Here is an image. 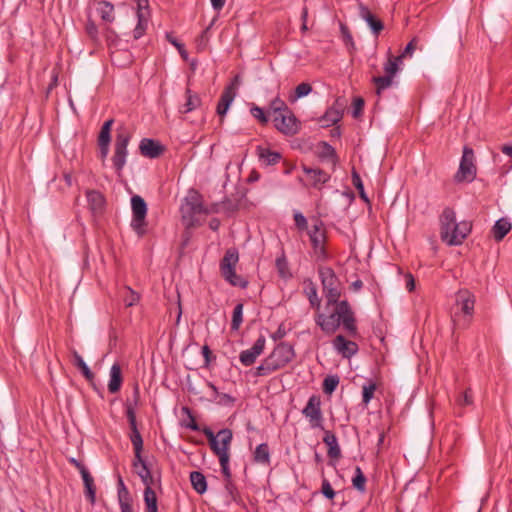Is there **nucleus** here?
<instances>
[{
    "label": "nucleus",
    "instance_id": "1",
    "mask_svg": "<svg viewBox=\"0 0 512 512\" xmlns=\"http://www.w3.org/2000/svg\"><path fill=\"white\" fill-rule=\"evenodd\" d=\"M333 307L329 314L316 312L314 320L321 331L328 336L333 335L342 326L350 337L358 336L357 319L354 310L347 300L338 299L330 303Z\"/></svg>",
    "mask_w": 512,
    "mask_h": 512
},
{
    "label": "nucleus",
    "instance_id": "2",
    "mask_svg": "<svg viewBox=\"0 0 512 512\" xmlns=\"http://www.w3.org/2000/svg\"><path fill=\"white\" fill-rule=\"evenodd\" d=\"M440 238L449 246L461 245L472 230L469 221H456V213L453 208L446 207L440 217Z\"/></svg>",
    "mask_w": 512,
    "mask_h": 512
},
{
    "label": "nucleus",
    "instance_id": "3",
    "mask_svg": "<svg viewBox=\"0 0 512 512\" xmlns=\"http://www.w3.org/2000/svg\"><path fill=\"white\" fill-rule=\"evenodd\" d=\"M206 436L210 449L218 457L220 467L229 466L230 447L233 440V432L229 428H223L214 434L211 428L205 426L202 428Z\"/></svg>",
    "mask_w": 512,
    "mask_h": 512
},
{
    "label": "nucleus",
    "instance_id": "4",
    "mask_svg": "<svg viewBox=\"0 0 512 512\" xmlns=\"http://www.w3.org/2000/svg\"><path fill=\"white\" fill-rule=\"evenodd\" d=\"M139 402L140 389L136 383L133 388L132 399H127L124 403L125 413L130 427L129 439L133 446L136 462H141V455L143 451V438L140 431L138 430L136 419V407L138 406Z\"/></svg>",
    "mask_w": 512,
    "mask_h": 512
},
{
    "label": "nucleus",
    "instance_id": "5",
    "mask_svg": "<svg viewBox=\"0 0 512 512\" xmlns=\"http://www.w3.org/2000/svg\"><path fill=\"white\" fill-rule=\"evenodd\" d=\"M239 261V253L236 248L226 250L220 261V272L222 277L232 286L246 288L248 282L236 274V265Z\"/></svg>",
    "mask_w": 512,
    "mask_h": 512
},
{
    "label": "nucleus",
    "instance_id": "6",
    "mask_svg": "<svg viewBox=\"0 0 512 512\" xmlns=\"http://www.w3.org/2000/svg\"><path fill=\"white\" fill-rule=\"evenodd\" d=\"M455 302L458 311L454 313L453 321L457 325L468 327L474 313L475 296L469 290L462 289L456 293Z\"/></svg>",
    "mask_w": 512,
    "mask_h": 512
},
{
    "label": "nucleus",
    "instance_id": "7",
    "mask_svg": "<svg viewBox=\"0 0 512 512\" xmlns=\"http://www.w3.org/2000/svg\"><path fill=\"white\" fill-rule=\"evenodd\" d=\"M318 273L321 280L323 293L326 298V308H329L330 303H336V301L341 297L339 279L331 267L320 266L318 268Z\"/></svg>",
    "mask_w": 512,
    "mask_h": 512
},
{
    "label": "nucleus",
    "instance_id": "8",
    "mask_svg": "<svg viewBox=\"0 0 512 512\" xmlns=\"http://www.w3.org/2000/svg\"><path fill=\"white\" fill-rule=\"evenodd\" d=\"M131 208V228L139 237H143L147 233L148 226L146 221L148 211L147 204L140 195H133L131 197Z\"/></svg>",
    "mask_w": 512,
    "mask_h": 512
},
{
    "label": "nucleus",
    "instance_id": "9",
    "mask_svg": "<svg viewBox=\"0 0 512 512\" xmlns=\"http://www.w3.org/2000/svg\"><path fill=\"white\" fill-rule=\"evenodd\" d=\"M130 139L131 135L126 129H120L117 131L112 163L116 173L119 176H121L122 170L126 164V157L128 153L127 146L130 142Z\"/></svg>",
    "mask_w": 512,
    "mask_h": 512
},
{
    "label": "nucleus",
    "instance_id": "10",
    "mask_svg": "<svg viewBox=\"0 0 512 512\" xmlns=\"http://www.w3.org/2000/svg\"><path fill=\"white\" fill-rule=\"evenodd\" d=\"M477 168L474 164V151L468 146H464L459 169L454 176L457 183L472 182L476 178Z\"/></svg>",
    "mask_w": 512,
    "mask_h": 512
},
{
    "label": "nucleus",
    "instance_id": "11",
    "mask_svg": "<svg viewBox=\"0 0 512 512\" xmlns=\"http://www.w3.org/2000/svg\"><path fill=\"white\" fill-rule=\"evenodd\" d=\"M302 414L308 419L311 428L324 430V417L321 410V398L312 395L302 410Z\"/></svg>",
    "mask_w": 512,
    "mask_h": 512
},
{
    "label": "nucleus",
    "instance_id": "12",
    "mask_svg": "<svg viewBox=\"0 0 512 512\" xmlns=\"http://www.w3.org/2000/svg\"><path fill=\"white\" fill-rule=\"evenodd\" d=\"M274 127L286 136H294L300 130V122L290 109L288 113H280L273 117Z\"/></svg>",
    "mask_w": 512,
    "mask_h": 512
},
{
    "label": "nucleus",
    "instance_id": "13",
    "mask_svg": "<svg viewBox=\"0 0 512 512\" xmlns=\"http://www.w3.org/2000/svg\"><path fill=\"white\" fill-rule=\"evenodd\" d=\"M268 357L273 360L280 369L287 366L295 357V351L291 344L280 342L277 344Z\"/></svg>",
    "mask_w": 512,
    "mask_h": 512
},
{
    "label": "nucleus",
    "instance_id": "14",
    "mask_svg": "<svg viewBox=\"0 0 512 512\" xmlns=\"http://www.w3.org/2000/svg\"><path fill=\"white\" fill-rule=\"evenodd\" d=\"M186 208H182L183 218L187 216L193 218L197 214H203L205 205L203 204L202 195L194 189L189 191L188 196L185 198Z\"/></svg>",
    "mask_w": 512,
    "mask_h": 512
},
{
    "label": "nucleus",
    "instance_id": "15",
    "mask_svg": "<svg viewBox=\"0 0 512 512\" xmlns=\"http://www.w3.org/2000/svg\"><path fill=\"white\" fill-rule=\"evenodd\" d=\"M265 344V336L260 335L250 349L244 350L240 353L239 360L241 364L246 367L253 365L258 356H260L263 353L265 349Z\"/></svg>",
    "mask_w": 512,
    "mask_h": 512
},
{
    "label": "nucleus",
    "instance_id": "16",
    "mask_svg": "<svg viewBox=\"0 0 512 512\" xmlns=\"http://www.w3.org/2000/svg\"><path fill=\"white\" fill-rule=\"evenodd\" d=\"M301 168L308 177L309 185L317 190H321L331 179V175L320 168H312L305 164H302Z\"/></svg>",
    "mask_w": 512,
    "mask_h": 512
},
{
    "label": "nucleus",
    "instance_id": "17",
    "mask_svg": "<svg viewBox=\"0 0 512 512\" xmlns=\"http://www.w3.org/2000/svg\"><path fill=\"white\" fill-rule=\"evenodd\" d=\"M323 223L320 221L319 224L313 226V228L309 231V237L312 244V247L318 257L325 259L327 257V253L324 247V242L326 239L325 232L321 230V226Z\"/></svg>",
    "mask_w": 512,
    "mask_h": 512
},
{
    "label": "nucleus",
    "instance_id": "18",
    "mask_svg": "<svg viewBox=\"0 0 512 512\" xmlns=\"http://www.w3.org/2000/svg\"><path fill=\"white\" fill-rule=\"evenodd\" d=\"M334 349L344 358H351L357 354L359 347L354 341L347 340L345 336L339 334L332 341Z\"/></svg>",
    "mask_w": 512,
    "mask_h": 512
},
{
    "label": "nucleus",
    "instance_id": "19",
    "mask_svg": "<svg viewBox=\"0 0 512 512\" xmlns=\"http://www.w3.org/2000/svg\"><path fill=\"white\" fill-rule=\"evenodd\" d=\"M139 150L142 156L148 157L151 159L158 158L165 151V146H163L159 141L143 138L139 144Z\"/></svg>",
    "mask_w": 512,
    "mask_h": 512
},
{
    "label": "nucleus",
    "instance_id": "20",
    "mask_svg": "<svg viewBox=\"0 0 512 512\" xmlns=\"http://www.w3.org/2000/svg\"><path fill=\"white\" fill-rule=\"evenodd\" d=\"M236 97V86L232 82L228 86H226L221 93L220 99L218 101L217 107H216V113L223 118L229 107L231 106L232 102L234 101Z\"/></svg>",
    "mask_w": 512,
    "mask_h": 512
},
{
    "label": "nucleus",
    "instance_id": "21",
    "mask_svg": "<svg viewBox=\"0 0 512 512\" xmlns=\"http://www.w3.org/2000/svg\"><path fill=\"white\" fill-rule=\"evenodd\" d=\"M324 432L323 442L328 447L327 455L331 459H339L341 457V449L338 445L337 437L331 430H322Z\"/></svg>",
    "mask_w": 512,
    "mask_h": 512
},
{
    "label": "nucleus",
    "instance_id": "22",
    "mask_svg": "<svg viewBox=\"0 0 512 512\" xmlns=\"http://www.w3.org/2000/svg\"><path fill=\"white\" fill-rule=\"evenodd\" d=\"M87 202L93 214H101L105 208V197L97 190H88L86 192Z\"/></svg>",
    "mask_w": 512,
    "mask_h": 512
},
{
    "label": "nucleus",
    "instance_id": "23",
    "mask_svg": "<svg viewBox=\"0 0 512 512\" xmlns=\"http://www.w3.org/2000/svg\"><path fill=\"white\" fill-rule=\"evenodd\" d=\"M303 293L307 297L310 306L320 312L321 299L318 297L317 286L310 278L304 279Z\"/></svg>",
    "mask_w": 512,
    "mask_h": 512
},
{
    "label": "nucleus",
    "instance_id": "24",
    "mask_svg": "<svg viewBox=\"0 0 512 512\" xmlns=\"http://www.w3.org/2000/svg\"><path fill=\"white\" fill-rule=\"evenodd\" d=\"M185 98V103L181 105L178 109L179 113L181 114H187L189 112H192L198 107H200L202 104L200 96L197 93L193 92L190 88H186Z\"/></svg>",
    "mask_w": 512,
    "mask_h": 512
},
{
    "label": "nucleus",
    "instance_id": "25",
    "mask_svg": "<svg viewBox=\"0 0 512 512\" xmlns=\"http://www.w3.org/2000/svg\"><path fill=\"white\" fill-rule=\"evenodd\" d=\"M360 16L367 22L375 35H378L384 29L383 22L373 15L368 7L360 6Z\"/></svg>",
    "mask_w": 512,
    "mask_h": 512
},
{
    "label": "nucleus",
    "instance_id": "26",
    "mask_svg": "<svg viewBox=\"0 0 512 512\" xmlns=\"http://www.w3.org/2000/svg\"><path fill=\"white\" fill-rule=\"evenodd\" d=\"M123 376L122 369L119 363H114L110 369V380L108 383V391L111 394L117 393L122 386Z\"/></svg>",
    "mask_w": 512,
    "mask_h": 512
},
{
    "label": "nucleus",
    "instance_id": "27",
    "mask_svg": "<svg viewBox=\"0 0 512 512\" xmlns=\"http://www.w3.org/2000/svg\"><path fill=\"white\" fill-rule=\"evenodd\" d=\"M73 356V365L77 367L82 375L85 377V379L96 389V386L94 384L95 375L90 370V368L87 366L85 361L83 360L82 356L76 351H72Z\"/></svg>",
    "mask_w": 512,
    "mask_h": 512
},
{
    "label": "nucleus",
    "instance_id": "28",
    "mask_svg": "<svg viewBox=\"0 0 512 512\" xmlns=\"http://www.w3.org/2000/svg\"><path fill=\"white\" fill-rule=\"evenodd\" d=\"M259 160L267 166L275 165L282 159V155L277 151L262 146L257 147Z\"/></svg>",
    "mask_w": 512,
    "mask_h": 512
},
{
    "label": "nucleus",
    "instance_id": "29",
    "mask_svg": "<svg viewBox=\"0 0 512 512\" xmlns=\"http://www.w3.org/2000/svg\"><path fill=\"white\" fill-rule=\"evenodd\" d=\"M511 223L507 218H501L495 222L491 229L492 236L496 242H500L511 230Z\"/></svg>",
    "mask_w": 512,
    "mask_h": 512
},
{
    "label": "nucleus",
    "instance_id": "30",
    "mask_svg": "<svg viewBox=\"0 0 512 512\" xmlns=\"http://www.w3.org/2000/svg\"><path fill=\"white\" fill-rule=\"evenodd\" d=\"M81 476L84 482L85 497L93 505L96 501V486L94 484V479L89 471L83 472Z\"/></svg>",
    "mask_w": 512,
    "mask_h": 512
},
{
    "label": "nucleus",
    "instance_id": "31",
    "mask_svg": "<svg viewBox=\"0 0 512 512\" xmlns=\"http://www.w3.org/2000/svg\"><path fill=\"white\" fill-rule=\"evenodd\" d=\"M278 370H280L278 365L267 356L261 362V364L258 367H256L253 374L255 377H265V376H268Z\"/></svg>",
    "mask_w": 512,
    "mask_h": 512
},
{
    "label": "nucleus",
    "instance_id": "32",
    "mask_svg": "<svg viewBox=\"0 0 512 512\" xmlns=\"http://www.w3.org/2000/svg\"><path fill=\"white\" fill-rule=\"evenodd\" d=\"M253 461L262 465H270V448L267 443L259 444L253 452Z\"/></svg>",
    "mask_w": 512,
    "mask_h": 512
},
{
    "label": "nucleus",
    "instance_id": "33",
    "mask_svg": "<svg viewBox=\"0 0 512 512\" xmlns=\"http://www.w3.org/2000/svg\"><path fill=\"white\" fill-rule=\"evenodd\" d=\"M319 146H320V151L318 153L319 159L322 161H324V160L330 161L333 165H336L338 162V157H337L335 148L325 141L320 142Z\"/></svg>",
    "mask_w": 512,
    "mask_h": 512
},
{
    "label": "nucleus",
    "instance_id": "34",
    "mask_svg": "<svg viewBox=\"0 0 512 512\" xmlns=\"http://www.w3.org/2000/svg\"><path fill=\"white\" fill-rule=\"evenodd\" d=\"M190 482L193 489L200 495L207 491V481L204 474L200 471H192L190 473Z\"/></svg>",
    "mask_w": 512,
    "mask_h": 512
},
{
    "label": "nucleus",
    "instance_id": "35",
    "mask_svg": "<svg viewBox=\"0 0 512 512\" xmlns=\"http://www.w3.org/2000/svg\"><path fill=\"white\" fill-rule=\"evenodd\" d=\"M402 62L401 56H393L390 52L388 53L387 61L384 64L385 75L394 78L399 71V64Z\"/></svg>",
    "mask_w": 512,
    "mask_h": 512
},
{
    "label": "nucleus",
    "instance_id": "36",
    "mask_svg": "<svg viewBox=\"0 0 512 512\" xmlns=\"http://www.w3.org/2000/svg\"><path fill=\"white\" fill-rule=\"evenodd\" d=\"M97 11L101 17V19L105 22H113L114 21V6L108 1H100L98 2Z\"/></svg>",
    "mask_w": 512,
    "mask_h": 512
},
{
    "label": "nucleus",
    "instance_id": "37",
    "mask_svg": "<svg viewBox=\"0 0 512 512\" xmlns=\"http://www.w3.org/2000/svg\"><path fill=\"white\" fill-rule=\"evenodd\" d=\"M290 108L286 104L284 100H282L279 96L272 99L269 103L268 113L272 114L273 117L280 113H288Z\"/></svg>",
    "mask_w": 512,
    "mask_h": 512
},
{
    "label": "nucleus",
    "instance_id": "38",
    "mask_svg": "<svg viewBox=\"0 0 512 512\" xmlns=\"http://www.w3.org/2000/svg\"><path fill=\"white\" fill-rule=\"evenodd\" d=\"M146 512H158L157 496L152 488L144 489Z\"/></svg>",
    "mask_w": 512,
    "mask_h": 512
},
{
    "label": "nucleus",
    "instance_id": "39",
    "mask_svg": "<svg viewBox=\"0 0 512 512\" xmlns=\"http://www.w3.org/2000/svg\"><path fill=\"white\" fill-rule=\"evenodd\" d=\"M366 476L364 475L363 471L359 466H356L355 468V475L352 478V485L353 487L358 490L361 493H364L366 491Z\"/></svg>",
    "mask_w": 512,
    "mask_h": 512
},
{
    "label": "nucleus",
    "instance_id": "40",
    "mask_svg": "<svg viewBox=\"0 0 512 512\" xmlns=\"http://www.w3.org/2000/svg\"><path fill=\"white\" fill-rule=\"evenodd\" d=\"M372 83L376 87V94L378 96L381 95L382 91L386 88L390 87L393 83V78L383 75V76H373L372 77Z\"/></svg>",
    "mask_w": 512,
    "mask_h": 512
},
{
    "label": "nucleus",
    "instance_id": "41",
    "mask_svg": "<svg viewBox=\"0 0 512 512\" xmlns=\"http://www.w3.org/2000/svg\"><path fill=\"white\" fill-rule=\"evenodd\" d=\"M342 118V113L334 108H329L325 112V114L321 117L320 121L325 124V126L334 125L339 122Z\"/></svg>",
    "mask_w": 512,
    "mask_h": 512
},
{
    "label": "nucleus",
    "instance_id": "42",
    "mask_svg": "<svg viewBox=\"0 0 512 512\" xmlns=\"http://www.w3.org/2000/svg\"><path fill=\"white\" fill-rule=\"evenodd\" d=\"M181 411L183 414H186L188 417V421H183L181 423V425L183 427L188 428L192 431H202V429L200 428V426L198 425V423L195 420V416L193 415L192 410L189 407L183 406L181 408Z\"/></svg>",
    "mask_w": 512,
    "mask_h": 512
},
{
    "label": "nucleus",
    "instance_id": "43",
    "mask_svg": "<svg viewBox=\"0 0 512 512\" xmlns=\"http://www.w3.org/2000/svg\"><path fill=\"white\" fill-rule=\"evenodd\" d=\"M137 19H138L137 25H136L135 29L133 30V38L136 40L141 38L145 34L146 29L148 27L149 16L143 15L140 13L137 16Z\"/></svg>",
    "mask_w": 512,
    "mask_h": 512
},
{
    "label": "nucleus",
    "instance_id": "44",
    "mask_svg": "<svg viewBox=\"0 0 512 512\" xmlns=\"http://www.w3.org/2000/svg\"><path fill=\"white\" fill-rule=\"evenodd\" d=\"M275 264L278 274L282 279H289L292 277V273L290 272L287 259L284 255L278 257L275 261Z\"/></svg>",
    "mask_w": 512,
    "mask_h": 512
},
{
    "label": "nucleus",
    "instance_id": "45",
    "mask_svg": "<svg viewBox=\"0 0 512 512\" xmlns=\"http://www.w3.org/2000/svg\"><path fill=\"white\" fill-rule=\"evenodd\" d=\"M351 176H352V184L358 191L360 198L368 203L369 198L367 197V195L365 193L362 179L355 168L352 169Z\"/></svg>",
    "mask_w": 512,
    "mask_h": 512
},
{
    "label": "nucleus",
    "instance_id": "46",
    "mask_svg": "<svg viewBox=\"0 0 512 512\" xmlns=\"http://www.w3.org/2000/svg\"><path fill=\"white\" fill-rule=\"evenodd\" d=\"M243 322V304L238 303L233 310L232 321H231V330L237 331L239 330L241 324Z\"/></svg>",
    "mask_w": 512,
    "mask_h": 512
},
{
    "label": "nucleus",
    "instance_id": "47",
    "mask_svg": "<svg viewBox=\"0 0 512 512\" xmlns=\"http://www.w3.org/2000/svg\"><path fill=\"white\" fill-rule=\"evenodd\" d=\"M250 114L261 124L267 125L269 122L268 114L263 108L257 106L254 103L250 104Z\"/></svg>",
    "mask_w": 512,
    "mask_h": 512
},
{
    "label": "nucleus",
    "instance_id": "48",
    "mask_svg": "<svg viewBox=\"0 0 512 512\" xmlns=\"http://www.w3.org/2000/svg\"><path fill=\"white\" fill-rule=\"evenodd\" d=\"M339 384L337 375H329L323 380L322 389L325 394L331 395Z\"/></svg>",
    "mask_w": 512,
    "mask_h": 512
},
{
    "label": "nucleus",
    "instance_id": "49",
    "mask_svg": "<svg viewBox=\"0 0 512 512\" xmlns=\"http://www.w3.org/2000/svg\"><path fill=\"white\" fill-rule=\"evenodd\" d=\"M113 123V119H108L103 123L98 135V142H111V129Z\"/></svg>",
    "mask_w": 512,
    "mask_h": 512
},
{
    "label": "nucleus",
    "instance_id": "50",
    "mask_svg": "<svg viewBox=\"0 0 512 512\" xmlns=\"http://www.w3.org/2000/svg\"><path fill=\"white\" fill-rule=\"evenodd\" d=\"M312 91V86L309 83H301L295 88V94L290 96V101L294 102L298 98L305 97Z\"/></svg>",
    "mask_w": 512,
    "mask_h": 512
},
{
    "label": "nucleus",
    "instance_id": "51",
    "mask_svg": "<svg viewBox=\"0 0 512 512\" xmlns=\"http://www.w3.org/2000/svg\"><path fill=\"white\" fill-rule=\"evenodd\" d=\"M377 386L374 382H370L368 385L363 386L362 390V402L365 405H368V403L371 401V399L374 396V392L376 390Z\"/></svg>",
    "mask_w": 512,
    "mask_h": 512
},
{
    "label": "nucleus",
    "instance_id": "52",
    "mask_svg": "<svg viewBox=\"0 0 512 512\" xmlns=\"http://www.w3.org/2000/svg\"><path fill=\"white\" fill-rule=\"evenodd\" d=\"M166 39L173 45L176 47V49L178 50L179 54L181 55V57L184 59V60H187L188 58V52L185 48V45L181 42H179L175 37L172 36V34L170 33H167L166 34Z\"/></svg>",
    "mask_w": 512,
    "mask_h": 512
},
{
    "label": "nucleus",
    "instance_id": "53",
    "mask_svg": "<svg viewBox=\"0 0 512 512\" xmlns=\"http://www.w3.org/2000/svg\"><path fill=\"white\" fill-rule=\"evenodd\" d=\"M86 34L89 36V38L92 40V42L97 43L99 40L98 36V28L95 24V22L92 19H88L86 26H85Z\"/></svg>",
    "mask_w": 512,
    "mask_h": 512
},
{
    "label": "nucleus",
    "instance_id": "54",
    "mask_svg": "<svg viewBox=\"0 0 512 512\" xmlns=\"http://www.w3.org/2000/svg\"><path fill=\"white\" fill-rule=\"evenodd\" d=\"M239 207H240V201L239 200H231L230 198L226 197L221 202L222 210L225 211V212H228V213H233V212L238 211Z\"/></svg>",
    "mask_w": 512,
    "mask_h": 512
},
{
    "label": "nucleus",
    "instance_id": "55",
    "mask_svg": "<svg viewBox=\"0 0 512 512\" xmlns=\"http://www.w3.org/2000/svg\"><path fill=\"white\" fill-rule=\"evenodd\" d=\"M132 467L136 469L137 475L141 478V475H145V472H151L150 468L148 467L146 461L141 456V462H136V456H134V459L132 461Z\"/></svg>",
    "mask_w": 512,
    "mask_h": 512
},
{
    "label": "nucleus",
    "instance_id": "56",
    "mask_svg": "<svg viewBox=\"0 0 512 512\" xmlns=\"http://www.w3.org/2000/svg\"><path fill=\"white\" fill-rule=\"evenodd\" d=\"M365 102L362 97H355L353 100V111L352 116L354 118H359L362 115L363 108H364Z\"/></svg>",
    "mask_w": 512,
    "mask_h": 512
},
{
    "label": "nucleus",
    "instance_id": "57",
    "mask_svg": "<svg viewBox=\"0 0 512 512\" xmlns=\"http://www.w3.org/2000/svg\"><path fill=\"white\" fill-rule=\"evenodd\" d=\"M321 493L327 499H330V500H332L335 497V495H336V493H335L334 489L332 488L330 482L326 478H323V480H322Z\"/></svg>",
    "mask_w": 512,
    "mask_h": 512
},
{
    "label": "nucleus",
    "instance_id": "58",
    "mask_svg": "<svg viewBox=\"0 0 512 512\" xmlns=\"http://www.w3.org/2000/svg\"><path fill=\"white\" fill-rule=\"evenodd\" d=\"M340 32H341V36H342L344 43L347 46L348 45L354 46L353 37H352L350 29L347 27V25L340 23Z\"/></svg>",
    "mask_w": 512,
    "mask_h": 512
},
{
    "label": "nucleus",
    "instance_id": "59",
    "mask_svg": "<svg viewBox=\"0 0 512 512\" xmlns=\"http://www.w3.org/2000/svg\"><path fill=\"white\" fill-rule=\"evenodd\" d=\"M217 398V403L222 406L232 407L236 402V399L227 393H220Z\"/></svg>",
    "mask_w": 512,
    "mask_h": 512
},
{
    "label": "nucleus",
    "instance_id": "60",
    "mask_svg": "<svg viewBox=\"0 0 512 512\" xmlns=\"http://www.w3.org/2000/svg\"><path fill=\"white\" fill-rule=\"evenodd\" d=\"M118 501H119V506H120L121 512H133V507H132L133 499L131 496L124 497V498H118Z\"/></svg>",
    "mask_w": 512,
    "mask_h": 512
},
{
    "label": "nucleus",
    "instance_id": "61",
    "mask_svg": "<svg viewBox=\"0 0 512 512\" xmlns=\"http://www.w3.org/2000/svg\"><path fill=\"white\" fill-rule=\"evenodd\" d=\"M458 404L461 406L471 405L473 403L471 389H466L458 398Z\"/></svg>",
    "mask_w": 512,
    "mask_h": 512
},
{
    "label": "nucleus",
    "instance_id": "62",
    "mask_svg": "<svg viewBox=\"0 0 512 512\" xmlns=\"http://www.w3.org/2000/svg\"><path fill=\"white\" fill-rule=\"evenodd\" d=\"M202 355L204 357V367H209L211 362L216 359V357L213 355L210 347L208 345H204L202 347Z\"/></svg>",
    "mask_w": 512,
    "mask_h": 512
},
{
    "label": "nucleus",
    "instance_id": "63",
    "mask_svg": "<svg viewBox=\"0 0 512 512\" xmlns=\"http://www.w3.org/2000/svg\"><path fill=\"white\" fill-rule=\"evenodd\" d=\"M117 488H118V498H124L131 496L128 488L125 486V483L121 476H118L117 481Z\"/></svg>",
    "mask_w": 512,
    "mask_h": 512
},
{
    "label": "nucleus",
    "instance_id": "64",
    "mask_svg": "<svg viewBox=\"0 0 512 512\" xmlns=\"http://www.w3.org/2000/svg\"><path fill=\"white\" fill-rule=\"evenodd\" d=\"M417 38L414 37L405 47V49L403 50V52L399 55L401 56V60L407 56H411L414 52V50L416 49V44H417Z\"/></svg>",
    "mask_w": 512,
    "mask_h": 512
}]
</instances>
